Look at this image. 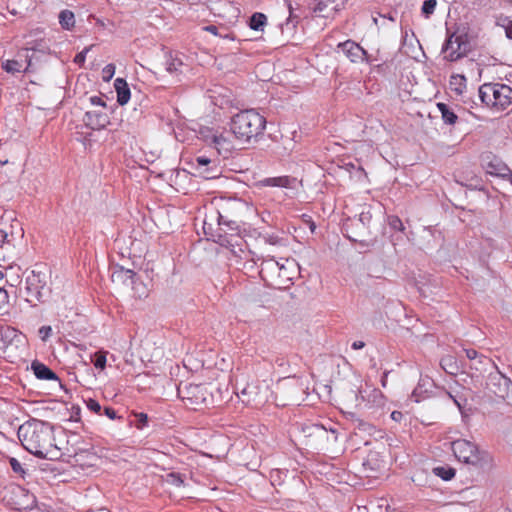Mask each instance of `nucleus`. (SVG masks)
I'll use <instances>...</instances> for the list:
<instances>
[{"mask_svg": "<svg viewBox=\"0 0 512 512\" xmlns=\"http://www.w3.org/2000/svg\"><path fill=\"white\" fill-rule=\"evenodd\" d=\"M466 78L463 75H454L451 77L450 84L451 85H458L459 87H456L455 90L458 93H462V88L465 87Z\"/></svg>", "mask_w": 512, "mask_h": 512, "instance_id": "f704fd0d", "label": "nucleus"}, {"mask_svg": "<svg viewBox=\"0 0 512 512\" xmlns=\"http://www.w3.org/2000/svg\"><path fill=\"white\" fill-rule=\"evenodd\" d=\"M470 51V45L466 34L451 33L445 40L441 52L445 54L444 59L455 62L465 57Z\"/></svg>", "mask_w": 512, "mask_h": 512, "instance_id": "9d476101", "label": "nucleus"}, {"mask_svg": "<svg viewBox=\"0 0 512 512\" xmlns=\"http://www.w3.org/2000/svg\"><path fill=\"white\" fill-rule=\"evenodd\" d=\"M9 296L8 292L0 287V309L8 303Z\"/></svg>", "mask_w": 512, "mask_h": 512, "instance_id": "37998d69", "label": "nucleus"}, {"mask_svg": "<svg viewBox=\"0 0 512 512\" xmlns=\"http://www.w3.org/2000/svg\"><path fill=\"white\" fill-rule=\"evenodd\" d=\"M364 346H365V343L362 341H355L352 343V348L355 350L362 349Z\"/></svg>", "mask_w": 512, "mask_h": 512, "instance_id": "5fc2aeb1", "label": "nucleus"}, {"mask_svg": "<svg viewBox=\"0 0 512 512\" xmlns=\"http://www.w3.org/2000/svg\"><path fill=\"white\" fill-rule=\"evenodd\" d=\"M371 220V215L369 212L365 213L362 212L359 217V222H361L363 225H369V222Z\"/></svg>", "mask_w": 512, "mask_h": 512, "instance_id": "49530a36", "label": "nucleus"}, {"mask_svg": "<svg viewBox=\"0 0 512 512\" xmlns=\"http://www.w3.org/2000/svg\"><path fill=\"white\" fill-rule=\"evenodd\" d=\"M437 5L436 0H425L423 2L421 12L425 18H429L435 11Z\"/></svg>", "mask_w": 512, "mask_h": 512, "instance_id": "473e14b6", "label": "nucleus"}, {"mask_svg": "<svg viewBox=\"0 0 512 512\" xmlns=\"http://www.w3.org/2000/svg\"><path fill=\"white\" fill-rule=\"evenodd\" d=\"M90 102H91V104H93V105H98V106H103V107H105V106H106V104H105V102L103 101V99H102L101 97H98V96H92V97L90 98Z\"/></svg>", "mask_w": 512, "mask_h": 512, "instance_id": "de8ad7c7", "label": "nucleus"}, {"mask_svg": "<svg viewBox=\"0 0 512 512\" xmlns=\"http://www.w3.org/2000/svg\"><path fill=\"white\" fill-rule=\"evenodd\" d=\"M276 363H279V366H282L281 360H276Z\"/></svg>", "mask_w": 512, "mask_h": 512, "instance_id": "680f3d73", "label": "nucleus"}, {"mask_svg": "<svg viewBox=\"0 0 512 512\" xmlns=\"http://www.w3.org/2000/svg\"><path fill=\"white\" fill-rule=\"evenodd\" d=\"M183 62L178 58H170L166 63V70L169 73H182Z\"/></svg>", "mask_w": 512, "mask_h": 512, "instance_id": "7c9ffc66", "label": "nucleus"}, {"mask_svg": "<svg viewBox=\"0 0 512 512\" xmlns=\"http://www.w3.org/2000/svg\"><path fill=\"white\" fill-rule=\"evenodd\" d=\"M86 406L90 411L97 413V414H99L102 410L100 403L98 401H96L95 399H91V398L88 399L86 401Z\"/></svg>", "mask_w": 512, "mask_h": 512, "instance_id": "58836bf2", "label": "nucleus"}, {"mask_svg": "<svg viewBox=\"0 0 512 512\" xmlns=\"http://www.w3.org/2000/svg\"><path fill=\"white\" fill-rule=\"evenodd\" d=\"M206 388L202 384H188L178 388V393L183 399L190 400L191 404H199L205 401Z\"/></svg>", "mask_w": 512, "mask_h": 512, "instance_id": "ddd939ff", "label": "nucleus"}, {"mask_svg": "<svg viewBox=\"0 0 512 512\" xmlns=\"http://www.w3.org/2000/svg\"><path fill=\"white\" fill-rule=\"evenodd\" d=\"M451 449L455 457L464 463L481 468L492 465V456L487 451L480 450L477 445L468 440L458 439L453 441Z\"/></svg>", "mask_w": 512, "mask_h": 512, "instance_id": "39448f33", "label": "nucleus"}, {"mask_svg": "<svg viewBox=\"0 0 512 512\" xmlns=\"http://www.w3.org/2000/svg\"><path fill=\"white\" fill-rule=\"evenodd\" d=\"M258 394L259 388L255 384H247L245 387L241 389V395L243 397H247L246 401L248 403L255 402Z\"/></svg>", "mask_w": 512, "mask_h": 512, "instance_id": "cd10ccee", "label": "nucleus"}, {"mask_svg": "<svg viewBox=\"0 0 512 512\" xmlns=\"http://www.w3.org/2000/svg\"><path fill=\"white\" fill-rule=\"evenodd\" d=\"M89 47H86L82 52L78 53L75 56L74 62L77 64H82L85 62L86 53L89 51Z\"/></svg>", "mask_w": 512, "mask_h": 512, "instance_id": "79ce46f5", "label": "nucleus"}, {"mask_svg": "<svg viewBox=\"0 0 512 512\" xmlns=\"http://www.w3.org/2000/svg\"><path fill=\"white\" fill-rule=\"evenodd\" d=\"M217 221L224 232H237L243 223V215L247 210L240 199H220L216 204Z\"/></svg>", "mask_w": 512, "mask_h": 512, "instance_id": "20e7f679", "label": "nucleus"}, {"mask_svg": "<svg viewBox=\"0 0 512 512\" xmlns=\"http://www.w3.org/2000/svg\"><path fill=\"white\" fill-rule=\"evenodd\" d=\"M50 275L47 270L33 269L25 279L26 300L33 305L45 302L51 293L49 286Z\"/></svg>", "mask_w": 512, "mask_h": 512, "instance_id": "423d86ee", "label": "nucleus"}, {"mask_svg": "<svg viewBox=\"0 0 512 512\" xmlns=\"http://www.w3.org/2000/svg\"><path fill=\"white\" fill-rule=\"evenodd\" d=\"M114 87L117 93V102L120 105H125L130 99V88L123 78H117L114 82Z\"/></svg>", "mask_w": 512, "mask_h": 512, "instance_id": "412c9836", "label": "nucleus"}, {"mask_svg": "<svg viewBox=\"0 0 512 512\" xmlns=\"http://www.w3.org/2000/svg\"><path fill=\"white\" fill-rule=\"evenodd\" d=\"M32 370L35 376L41 380H58V377L54 371L48 366L38 361L32 362Z\"/></svg>", "mask_w": 512, "mask_h": 512, "instance_id": "5701e85b", "label": "nucleus"}, {"mask_svg": "<svg viewBox=\"0 0 512 512\" xmlns=\"http://www.w3.org/2000/svg\"><path fill=\"white\" fill-rule=\"evenodd\" d=\"M239 252L241 253L240 255H238V254H237V252H236L235 250H232V253H233L235 256L239 257L240 259H246V257H247L248 255L253 254L251 251L246 252L245 250H243V249H241V248H239Z\"/></svg>", "mask_w": 512, "mask_h": 512, "instance_id": "8fccbe9b", "label": "nucleus"}, {"mask_svg": "<svg viewBox=\"0 0 512 512\" xmlns=\"http://www.w3.org/2000/svg\"><path fill=\"white\" fill-rule=\"evenodd\" d=\"M486 172L492 176L512 180V170L497 158L487 163Z\"/></svg>", "mask_w": 512, "mask_h": 512, "instance_id": "f3484780", "label": "nucleus"}, {"mask_svg": "<svg viewBox=\"0 0 512 512\" xmlns=\"http://www.w3.org/2000/svg\"><path fill=\"white\" fill-rule=\"evenodd\" d=\"M412 397L415 398L416 402L420 401L419 398H418V389L417 388L413 391Z\"/></svg>", "mask_w": 512, "mask_h": 512, "instance_id": "4d7b16f0", "label": "nucleus"}, {"mask_svg": "<svg viewBox=\"0 0 512 512\" xmlns=\"http://www.w3.org/2000/svg\"><path fill=\"white\" fill-rule=\"evenodd\" d=\"M512 3V0H509Z\"/></svg>", "mask_w": 512, "mask_h": 512, "instance_id": "0e129e2a", "label": "nucleus"}, {"mask_svg": "<svg viewBox=\"0 0 512 512\" xmlns=\"http://www.w3.org/2000/svg\"><path fill=\"white\" fill-rule=\"evenodd\" d=\"M135 275L136 274L133 270L117 266L112 271L111 279L113 282L127 284L128 282L133 283Z\"/></svg>", "mask_w": 512, "mask_h": 512, "instance_id": "aec40b11", "label": "nucleus"}, {"mask_svg": "<svg viewBox=\"0 0 512 512\" xmlns=\"http://www.w3.org/2000/svg\"><path fill=\"white\" fill-rule=\"evenodd\" d=\"M83 121L92 130H101L109 124V117L107 113L101 111H87Z\"/></svg>", "mask_w": 512, "mask_h": 512, "instance_id": "2eb2a0df", "label": "nucleus"}, {"mask_svg": "<svg viewBox=\"0 0 512 512\" xmlns=\"http://www.w3.org/2000/svg\"><path fill=\"white\" fill-rule=\"evenodd\" d=\"M4 277L3 271L0 270V280Z\"/></svg>", "mask_w": 512, "mask_h": 512, "instance_id": "bf43d9fd", "label": "nucleus"}, {"mask_svg": "<svg viewBox=\"0 0 512 512\" xmlns=\"http://www.w3.org/2000/svg\"><path fill=\"white\" fill-rule=\"evenodd\" d=\"M296 182H297L296 178L285 175V176L267 177V178L261 179L257 182V186L295 189Z\"/></svg>", "mask_w": 512, "mask_h": 512, "instance_id": "4468645a", "label": "nucleus"}, {"mask_svg": "<svg viewBox=\"0 0 512 512\" xmlns=\"http://www.w3.org/2000/svg\"><path fill=\"white\" fill-rule=\"evenodd\" d=\"M266 23H267L266 15L263 13H260V12H256L250 17L249 27L255 31H263Z\"/></svg>", "mask_w": 512, "mask_h": 512, "instance_id": "a878e982", "label": "nucleus"}, {"mask_svg": "<svg viewBox=\"0 0 512 512\" xmlns=\"http://www.w3.org/2000/svg\"><path fill=\"white\" fill-rule=\"evenodd\" d=\"M203 30L207 31L215 36H221V34L219 33L220 28L216 25H207V26L203 27Z\"/></svg>", "mask_w": 512, "mask_h": 512, "instance_id": "c03bdc74", "label": "nucleus"}, {"mask_svg": "<svg viewBox=\"0 0 512 512\" xmlns=\"http://www.w3.org/2000/svg\"><path fill=\"white\" fill-rule=\"evenodd\" d=\"M59 21L62 27L66 29H69L70 27L74 26L75 18L73 12L69 10L61 11L59 15Z\"/></svg>", "mask_w": 512, "mask_h": 512, "instance_id": "c756f323", "label": "nucleus"}, {"mask_svg": "<svg viewBox=\"0 0 512 512\" xmlns=\"http://www.w3.org/2000/svg\"><path fill=\"white\" fill-rule=\"evenodd\" d=\"M351 422L354 427V430L358 432H363L368 435H372L375 431V426L363 419H360L355 414H351Z\"/></svg>", "mask_w": 512, "mask_h": 512, "instance_id": "b1692460", "label": "nucleus"}, {"mask_svg": "<svg viewBox=\"0 0 512 512\" xmlns=\"http://www.w3.org/2000/svg\"><path fill=\"white\" fill-rule=\"evenodd\" d=\"M437 108L441 113V117L444 121V123L449 125H454L457 120L458 116L454 113V111L445 103H437Z\"/></svg>", "mask_w": 512, "mask_h": 512, "instance_id": "393cba45", "label": "nucleus"}, {"mask_svg": "<svg viewBox=\"0 0 512 512\" xmlns=\"http://www.w3.org/2000/svg\"><path fill=\"white\" fill-rule=\"evenodd\" d=\"M276 363H279V366H282L281 360H276Z\"/></svg>", "mask_w": 512, "mask_h": 512, "instance_id": "052dcab7", "label": "nucleus"}, {"mask_svg": "<svg viewBox=\"0 0 512 512\" xmlns=\"http://www.w3.org/2000/svg\"><path fill=\"white\" fill-rule=\"evenodd\" d=\"M22 446L38 458L58 460L62 453L55 444L53 427L44 421L31 419L20 425L17 432Z\"/></svg>", "mask_w": 512, "mask_h": 512, "instance_id": "f257e3e1", "label": "nucleus"}, {"mask_svg": "<svg viewBox=\"0 0 512 512\" xmlns=\"http://www.w3.org/2000/svg\"><path fill=\"white\" fill-rule=\"evenodd\" d=\"M344 5V0H318L314 12L318 16L328 18L339 11Z\"/></svg>", "mask_w": 512, "mask_h": 512, "instance_id": "dca6fc26", "label": "nucleus"}, {"mask_svg": "<svg viewBox=\"0 0 512 512\" xmlns=\"http://www.w3.org/2000/svg\"><path fill=\"white\" fill-rule=\"evenodd\" d=\"M106 351H98L92 357L94 366L98 369L103 370L106 367Z\"/></svg>", "mask_w": 512, "mask_h": 512, "instance_id": "2f4dec72", "label": "nucleus"}, {"mask_svg": "<svg viewBox=\"0 0 512 512\" xmlns=\"http://www.w3.org/2000/svg\"><path fill=\"white\" fill-rule=\"evenodd\" d=\"M9 463L14 473L19 474L21 477H24L25 470L22 467L21 463L16 458H10Z\"/></svg>", "mask_w": 512, "mask_h": 512, "instance_id": "e433bc0d", "label": "nucleus"}, {"mask_svg": "<svg viewBox=\"0 0 512 512\" xmlns=\"http://www.w3.org/2000/svg\"><path fill=\"white\" fill-rule=\"evenodd\" d=\"M361 394V399L367 401L375 406H383L385 403V397L379 389L369 388L359 391Z\"/></svg>", "mask_w": 512, "mask_h": 512, "instance_id": "4be33fe9", "label": "nucleus"}, {"mask_svg": "<svg viewBox=\"0 0 512 512\" xmlns=\"http://www.w3.org/2000/svg\"><path fill=\"white\" fill-rule=\"evenodd\" d=\"M276 363H279V366H282L281 360H276Z\"/></svg>", "mask_w": 512, "mask_h": 512, "instance_id": "e2e57ef3", "label": "nucleus"}, {"mask_svg": "<svg viewBox=\"0 0 512 512\" xmlns=\"http://www.w3.org/2000/svg\"><path fill=\"white\" fill-rule=\"evenodd\" d=\"M52 334V328L50 326H42L39 329V336L43 341H46Z\"/></svg>", "mask_w": 512, "mask_h": 512, "instance_id": "ea45409f", "label": "nucleus"}, {"mask_svg": "<svg viewBox=\"0 0 512 512\" xmlns=\"http://www.w3.org/2000/svg\"><path fill=\"white\" fill-rule=\"evenodd\" d=\"M212 162L213 161L210 158L206 157V156H198L196 158L197 170L206 179H212V178L217 177L218 170H217L216 166L214 168L213 167H209V165Z\"/></svg>", "mask_w": 512, "mask_h": 512, "instance_id": "6ab92c4d", "label": "nucleus"}, {"mask_svg": "<svg viewBox=\"0 0 512 512\" xmlns=\"http://www.w3.org/2000/svg\"><path fill=\"white\" fill-rule=\"evenodd\" d=\"M169 476L172 478L174 484L181 485L183 483V480L179 474L171 473Z\"/></svg>", "mask_w": 512, "mask_h": 512, "instance_id": "603ef678", "label": "nucleus"}, {"mask_svg": "<svg viewBox=\"0 0 512 512\" xmlns=\"http://www.w3.org/2000/svg\"><path fill=\"white\" fill-rule=\"evenodd\" d=\"M267 242H269L270 244L272 245H275L278 243L279 241V238L277 236H269L267 239H266Z\"/></svg>", "mask_w": 512, "mask_h": 512, "instance_id": "6e6d98bb", "label": "nucleus"}, {"mask_svg": "<svg viewBox=\"0 0 512 512\" xmlns=\"http://www.w3.org/2000/svg\"><path fill=\"white\" fill-rule=\"evenodd\" d=\"M3 499L15 510H31L36 506V497L20 485L11 484L4 489Z\"/></svg>", "mask_w": 512, "mask_h": 512, "instance_id": "1a4fd4ad", "label": "nucleus"}, {"mask_svg": "<svg viewBox=\"0 0 512 512\" xmlns=\"http://www.w3.org/2000/svg\"><path fill=\"white\" fill-rule=\"evenodd\" d=\"M440 365L443 368V370L449 374H456L458 371V366L456 364L455 358L453 356H445L441 358Z\"/></svg>", "mask_w": 512, "mask_h": 512, "instance_id": "bb28decb", "label": "nucleus"}, {"mask_svg": "<svg viewBox=\"0 0 512 512\" xmlns=\"http://www.w3.org/2000/svg\"><path fill=\"white\" fill-rule=\"evenodd\" d=\"M31 49L36 50L35 47H31ZM29 50L30 48L22 49L13 59L3 61L2 69L11 74L32 71V56L29 55Z\"/></svg>", "mask_w": 512, "mask_h": 512, "instance_id": "9b49d317", "label": "nucleus"}, {"mask_svg": "<svg viewBox=\"0 0 512 512\" xmlns=\"http://www.w3.org/2000/svg\"><path fill=\"white\" fill-rule=\"evenodd\" d=\"M465 354L470 360H474L478 357V352L475 349H465Z\"/></svg>", "mask_w": 512, "mask_h": 512, "instance_id": "09e8293b", "label": "nucleus"}, {"mask_svg": "<svg viewBox=\"0 0 512 512\" xmlns=\"http://www.w3.org/2000/svg\"><path fill=\"white\" fill-rule=\"evenodd\" d=\"M231 132L238 140L249 143L257 140L266 127V119L254 109L240 111L231 119Z\"/></svg>", "mask_w": 512, "mask_h": 512, "instance_id": "7ed1b4c3", "label": "nucleus"}, {"mask_svg": "<svg viewBox=\"0 0 512 512\" xmlns=\"http://www.w3.org/2000/svg\"><path fill=\"white\" fill-rule=\"evenodd\" d=\"M433 472L445 481H449L455 476V469L451 467L438 466L433 469Z\"/></svg>", "mask_w": 512, "mask_h": 512, "instance_id": "c85d7f7f", "label": "nucleus"}, {"mask_svg": "<svg viewBox=\"0 0 512 512\" xmlns=\"http://www.w3.org/2000/svg\"><path fill=\"white\" fill-rule=\"evenodd\" d=\"M289 11L290 15L285 23L286 28H288L290 24H292V27H295L299 20V17L293 14L291 5H289Z\"/></svg>", "mask_w": 512, "mask_h": 512, "instance_id": "a19ab883", "label": "nucleus"}, {"mask_svg": "<svg viewBox=\"0 0 512 512\" xmlns=\"http://www.w3.org/2000/svg\"><path fill=\"white\" fill-rule=\"evenodd\" d=\"M201 139L211 148L215 149L217 154L223 158H228L234 150V143L229 134L220 129L204 128L200 131Z\"/></svg>", "mask_w": 512, "mask_h": 512, "instance_id": "6e6552de", "label": "nucleus"}, {"mask_svg": "<svg viewBox=\"0 0 512 512\" xmlns=\"http://www.w3.org/2000/svg\"><path fill=\"white\" fill-rule=\"evenodd\" d=\"M403 417H404V415L400 411H393L391 413V419L396 421V422H400L403 419Z\"/></svg>", "mask_w": 512, "mask_h": 512, "instance_id": "3c124183", "label": "nucleus"}, {"mask_svg": "<svg viewBox=\"0 0 512 512\" xmlns=\"http://www.w3.org/2000/svg\"><path fill=\"white\" fill-rule=\"evenodd\" d=\"M337 50L341 51L350 60V62L354 64H370L372 62V58L368 52L353 40L349 39L344 42H340L337 45Z\"/></svg>", "mask_w": 512, "mask_h": 512, "instance_id": "f8f14e48", "label": "nucleus"}, {"mask_svg": "<svg viewBox=\"0 0 512 512\" xmlns=\"http://www.w3.org/2000/svg\"><path fill=\"white\" fill-rule=\"evenodd\" d=\"M115 74L114 64H107L102 70V79L106 82L110 81Z\"/></svg>", "mask_w": 512, "mask_h": 512, "instance_id": "c9c22d12", "label": "nucleus"}, {"mask_svg": "<svg viewBox=\"0 0 512 512\" xmlns=\"http://www.w3.org/2000/svg\"><path fill=\"white\" fill-rule=\"evenodd\" d=\"M388 224L391 229L396 231H404L405 227L403 222L398 216L392 215L388 217Z\"/></svg>", "mask_w": 512, "mask_h": 512, "instance_id": "72a5a7b5", "label": "nucleus"}, {"mask_svg": "<svg viewBox=\"0 0 512 512\" xmlns=\"http://www.w3.org/2000/svg\"><path fill=\"white\" fill-rule=\"evenodd\" d=\"M260 261L259 275L267 286L283 289L292 284L294 277V269L296 263L294 260L288 258L284 262L276 261L271 256H253L243 263V269H253L255 264Z\"/></svg>", "mask_w": 512, "mask_h": 512, "instance_id": "f03ea898", "label": "nucleus"}, {"mask_svg": "<svg viewBox=\"0 0 512 512\" xmlns=\"http://www.w3.org/2000/svg\"><path fill=\"white\" fill-rule=\"evenodd\" d=\"M6 237H7V234L3 230H0V239H4Z\"/></svg>", "mask_w": 512, "mask_h": 512, "instance_id": "13d9d810", "label": "nucleus"}, {"mask_svg": "<svg viewBox=\"0 0 512 512\" xmlns=\"http://www.w3.org/2000/svg\"><path fill=\"white\" fill-rule=\"evenodd\" d=\"M104 413H105V415H106L109 419H111V420H114V419L119 418V417L117 416L116 411H115L112 407H105V408H104Z\"/></svg>", "mask_w": 512, "mask_h": 512, "instance_id": "a18cd8bd", "label": "nucleus"}, {"mask_svg": "<svg viewBox=\"0 0 512 512\" xmlns=\"http://www.w3.org/2000/svg\"><path fill=\"white\" fill-rule=\"evenodd\" d=\"M479 97L487 106L505 110L512 103V88L506 84L485 83L479 88Z\"/></svg>", "mask_w": 512, "mask_h": 512, "instance_id": "0eeeda50", "label": "nucleus"}, {"mask_svg": "<svg viewBox=\"0 0 512 512\" xmlns=\"http://www.w3.org/2000/svg\"><path fill=\"white\" fill-rule=\"evenodd\" d=\"M505 33L509 39H512V21H509V23L505 27Z\"/></svg>", "mask_w": 512, "mask_h": 512, "instance_id": "864d4df0", "label": "nucleus"}, {"mask_svg": "<svg viewBox=\"0 0 512 512\" xmlns=\"http://www.w3.org/2000/svg\"><path fill=\"white\" fill-rule=\"evenodd\" d=\"M490 380L491 384L496 387V389L492 390L496 396L502 399L508 396L510 389L512 388V381L510 378L500 374L499 376L491 377Z\"/></svg>", "mask_w": 512, "mask_h": 512, "instance_id": "a211bd4d", "label": "nucleus"}, {"mask_svg": "<svg viewBox=\"0 0 512 512\" xmlns=\"http://www.w3.org/2000/svg\"><path fill=\"white\" fill-rule=\"evenodd\" d=\"M135 417H136V423H135V427L137 429H143L147 422H148V416L147 414L145 413H135Z\"/></svg>", "mask_w": 512, "mask_h": 512, "instance_id": "4c0bfd02", "label": "nucleus"}]
</instances>
